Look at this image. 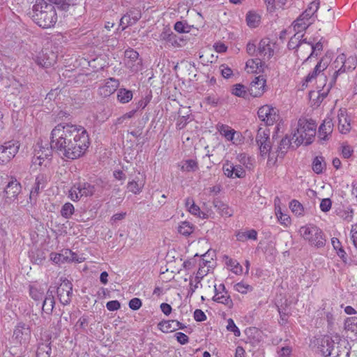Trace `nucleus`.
<instances>
[{"mask_svg": "<svg viewBox=\"0 0 357 357\" xmlns=\"http://www.w3.org/2000/svg\"><path fill=\"white\" fill-rule=\"evenodd\" d=\"M90 144L86 129L71 123H59L52 130L50 148L40 146L36 150L33 162L42 165L45 160H50L52 151L64 158L75 160L83 155Z\"/></svg>", "mask_w": 357, "mask_h": 357, "instance_id": "obj_1", "label": "nucleus"}, {"mask_svg": "<svg viewBox=\"0 0 357 357\" xmlns=\"http://www.w3.org/2000/svg\"><path fill=\"white\" fill-rule=\"evenodd\" d=\"M32 11L33 20L42 28H51L57 21L55 8L50 0H36Z\"/></svg>", "mask_w": 357, "mask_h": 357, "instance_id": "obj_2", "label": "nucleus"}, {"mask_svg": "<svg viewBox=\"0 0 357 357\" xmlns=\"http://www.w3.org/2000/svg\"><path fill=\"white\" fill-rule=\"evenodd\" d=\"M317 126L313 121L301 118L291 123V133L292 140L299 146L310 144L316 134Z\"/></svg>", "mask_w": 357, "mask_h": 357, "instance_id": "obj_3", "label": "nucleus"}, {"mask_svg": "<svg viewBox=\"0 0 357 357\" xmlns=\"http://www.w3.org/2000/svg\"><path fill=\"white\" fill-rule=\"evenodd\" d=\"M357 58L356 56L347 57L344 54H339L335 60L328 66V71L331 74L332 83H335L339 75L342 73L352 71L356 68Z\"/></svg>", "mask_w": 357, "mask_h": 357, "instance_id": "obj_4", "label": "nucleus"}, {"mask_svg": "<svg viewBox=\"0 0 357 357\" xmlns=\"http://www.w3.org/2000/svg\"><path fill=\"white\" fill-rule=\"evenodd\" d=\"M299 233L302 238L312 246L320 248L325 245L324 234L322 230L314 225L309 224L301 227Z\"/></svg>", "mask_w": 357, "mask_h": 357, "instance_id": "obj_5", "label": "nucleus"}, {"mask_svg": "<svg viewBox=\"0 0 357 357\" xmlns=\"http://www.w3.org/2000/svg\"><path fill=\"white\" fill-rule=\"evenodd\" d=\"M98 188V185L86 182L75 183L70 188L68 197L73 202H78L83 197L96 195L99 192Z\"/></svg>", "mask_w": 357, "mask_h": 357, "instance_id": "obj_6", "label": "nucleus"}, {"mask_svg": "<svg viewBox=\"0 0 357 357\" xmlns=\"http://www.w3.org/2000/svg\"><path fill=\"white\" fill-rule=\"evenodd\" d=\"M319 2L312 1L305 10L293 22L294 30L301 33L305 31L314 21V15L317 11Z\"/></svg>", "mask_w": 357, "mask_h": 357, "instance_id": "obj_7", "label": "nucleus"}, {"mask_svg": "<svg viewBox=\"0 0 357 357\" xmlns=\"http://www.w3.org/2000/svg\"><path fill=\"white\" fill-rule=\"evenodd\" d=\"M20 149L18 142L10 141L0 145V165L8 163L17 153Z\"/></svg>", "mask_w": 357, "mask_h": 357, "instance_id": "obj_8", "label": "nucleus"}, {"mask_svg": "<svg viewBox=\"0 0 357 357\" xmlns=\"http://www.w3.org/2000/svg\"><path fill=\"white\" fill-rule=\"evenodd\" d=\"M217 130L223 136L227 141L232 144L238 146L244 142V137L240 132L236 131L227 125L218 123L216 126Z\"/></svg>", "mask_w": 357, "mask_h": 357, "instance_id": "obj_9", "label": "nucleus"}, {"mask_svg": "<svg viewBox=\"0 0 357 357\" xmlns=\"http://www.w3.org/2000/svg\"><path fill=\"white\" fill-rule=\"evenodd\" d=\"M259 118L268 126L273 125L279 120L278 109L270 105H265L258 110Z\"/></svg>", "mask_w": 357, "mask_h": 357, "instance_id": "obj_10", "label": "nucleus"}, {"mask_svg": "<svg viewBox=\"0 0 357 357\" xmlns=\"http://www.w3.org/2000/svg\"><path fill=\"white\" fill-rule=\"evenodd\" d=\"M124 64L132 73H137L142 68V61L137 52L128 49L125 52Z\"/></svg>", "mask_w": 357, "mask_h": 357, "instance_id": "obj_11", "label": "nucleus"}, {"mask_svg": "<svg viewBox=\"0 0 357 357\" xmlns=\"http://www.w3.org/2000/svg\"><path fill=\"white\" fill-rule=\"evenodd\" d=\"M215 294L213 301L224 305L226 307L231 309L234 306V302L226 289L224 284H220L218 286L213 285Z\"/></svg>", "mask_w": 357, "mask_h": 357, "instance_id": "obj_12", "label": "nucleus"}, {"mask_svg": "<svg viewBox=\"0 0 357 357\" xmlns=\"http://www.w3.org/2000/svg\"><path fill=\"white\" fill-rule=\"evenodd\" d=\"M276 43L269 38H262L257 47V55L264 60L270 59L275 53Z\"/></svg>", "mask_w": 357, "mask_h": 357, "instance_id": "obj_13", "label": "nucleus"}, {"mask_svg": "<svg viewBox=\"0 0 357 357\" xmlns=\"http://www.w3.org/2000/svg\"><path fill=\"white\" fill-rule=\"evenodd\" d=\"M146 183V176L141 174L139 171L135 169V174H130L129 176V181L127 184V189L128 191L135 195L139 194Z\"/></svg>", "mask_w": 357, "mask_h": 357, "instance_id": "obj_14", "label": "nucleus"}, {"mask_svg": "<svg viewBox=\"0 0 357 357\" xmlns=\"http://www.w3.org/2000/svg\"><path fill=\"white\" fill-rule=\"evenodd\" d=\"M31 337V329L28 325L24 323H19L14 331L12 340L15 344H26Z\"/></svg>", "mask_w": 357, "mask_h": 357, "instance_id": "obj_15", "label": "nucleus"}, {"mask_svg": "<svg viewBox=\"0 0 357 357\" xmlns=\"http://www.w3.org/2000/svg\"><path fill=\"white\" fill-rule=\"evenodd\" d=\"M269 136L270 130L268 129L260 128L257 131L256 142L261 155L267 154L271 151Z\"/></svg>", "mask_w": 357, "mask_h": 357, "instance_id": "obj_16", "label": "nucleus"}, {"mask_svg": "<svg viewBox=\"0 0 357 357\" xmlns=\"http://www.w3.org/2000/svg\"><path fill=\"white\" fill-rule=\"evenodd\" d=\"M224 174L228 178H243L245 171L241 165H235L231 161L226 160L222 165Z\"/></svg>", "mask_w": 357, "mask_h": 357, "instance_id": "obj_17", "label": "nucleus"}, {"mask_svg": "<svg viewBox=\"0 0 357 357\" xmlns=\"http://www.w3.org/2000/svg\"><path fill=\"white\" fill-rule=\"evenodd\" d=\"M57 294L60 302L63 305L69 304L73 295L72 284L68 280H64L58 287Z\"/></svg>", "mask_w": 357, "mask_h": 357, "instance_id": "obj_18", "label": "nucleus"}, {"mask_svg": "<svg viewBox=\"0 0 357 357\" xmlns=\"http://www.w3.org/2000/svg\"><path fill=\"white\" fill-rule=\"evenodd\" d=\"M329 61H330L329 57L325 56V57L322 58L321 61L316 65L314 70L307 76L306 82H312V80L316 77H317L319 82H322V81L325 82L326 76H324V75L320 74V73H321V72H322L323 70H324L325 69L327 68V67L328 66Z\"/></svg>", "mask_w": 357, "mask_h": 357, "instance_id": "obj_19", "label": "nucleus"}, {"mask_svg": "<svg viewBox=\"0 0 357 357\" xmlns=\"http://www.w3.org/2000/svg\"><path fill=\"white\" fill-rule=\"evenodd\" d=\"M250 94L253 97H259L266 91V79L263 76L255 77L249 87Z\"/></svg>", "mask_w": 357, "mask_h": 357, "instance_id": "obj_20", "label": "nucleus"}, {"mask_svg": "<svg viewBox=\"0 0 357 357\" xmlns=\"http://www.w3.org/2000/svg\"><path fill=\"white\" fill-rule=\"evenodd\" d=\"M20 192V183L16 179H13L7 184L4 190L6 201L12 202L15 200L17 197Z\"/></svg>", "mask_w": 357, "mask_h": 357, "instance_id": "obj_21", "label": "nucleus"}, {"mask_svg": "<svg viewBox=\"0 0 357 357\" xmlns=\"http://www.w3.org/2000/svg\"><path fill=\"white\" fill-rule=\"evenodd\" d=\"M119 86V81L114 78L107 79L103 85L99 87L98 93L102 97H109L114 93Z\"/></svg>", "mask_w": 357, "mask_h": 357, "instance_id": "obj_22", "label": "nucleus"}, {"mask_svg": "<svg viewBox=\"0 0 357 357\" xmlns=\"http://www.w3.org/2000/svg\"><path fill=\"white\" fill-rule=\"evenodd\" d=\"M185 206L187 211L192 215L202 219L207 218L208 215L202 211L199 206L197 205L192 197H188L185 201Z\"/></svg>", "mask_w": 357, "mask_h": 357, "instance_id": "obj_23", "label": "nucleus"}, {"mask_svg": "<svg viewBox=\"0 0 357 357\" xmlns=\"http://www.w3.org/2000/svg\"><path fill=\"white\" fill-rule=\"evenodd\" d=\"M338 129L342 134H347L351 130L350 120L349 119L346 110L340 109L337 114Z\"/></svg>", "mask_w": 357, "mask_h": 357, "instance_id": "obj_24", "label": "nucleus"}, {"mask_svg": "<svg viewBox=\"0 0 357 357\" xmlns=\"http://www.w3.org/2000/svg\"><path fill=\"white\" fill-rule=\"evenodd\" d=\"M50 345V337L47 336L45 339H41L38 343L36 351V357H50L52 352Z\"/></svg>", "mask_w": 357, "mask_h": 357, "instance_id": "obj_25", "label": "nucleus"}, {"mask_svg": "<svg viewBox=\"0 0 357 357\" xmlns=\"http://www.w3.org/2000/svg\"><path fill=\"white\" fill-rule=\"evenodd\" d=\"M312 46L310 41V38L308 40H307V38H303L298 45V48L296 52L299 57L304 60H307L312 56Z\"/></svg>", "mask_w": 357, "mask_h": 357, "instance_id": "obj_26", "label": "nucleus"}, {"mask_svg": "<svg viewBox=\"0 0 357 357\" xmlns=\"http://www.w3.org/2000/svg\"><path fill=\"white\" fill-rule=\"evenodd\" d=\"M333 124L332 120L326 119L324 121L319 128V137L321 140H326L329 135L332 133Z\"/></svg>", "mask_w": 357, "mask_h": 357, "instance_id": "obj_27", "label": "nucleus"}, {"mask_svg": "<svg viewBox=\"0 0 357 357\" xmlns=\"http://www.w3.org/2000/svg\"><path fill=\"white\" fill-rule=\"evenodd\" d=\"M333 347L334 342L329 337H324L321 340L319 349L322 355L325 356H330L333 355Z\"/></svg>", "mask_w": 357, "mask_h": 357, "instance_id": "obj_28", "label": "nucleus"}, {"mask_svg": "<svg viewBox=\"0 0 357 357\" xmlns=\"http://www.w3.org/2000/svg\"><path fill=\"white\" fill-rule=\"evenodd\" d=\"M205 255H203L202 258L199 259V269L197 272V278H203L210 271L211 266V261L204 259Z\"/></svg>", "mask_w": 357, "mask_h": 357, "instance_id": "obj_29", "label": "nucleus"}, {"mask_svg": "<svg viewBox=\"0 0 357 357\" xmlns=\"http://www.w3.org/2000/svg\"><path fill=\"white\" fill-rule=\"evenodd\" d=\"M241 165H243L247 169H252L255 165V158L245 153H239L236 158Z\"/></svg>", "mask_w": 357, "mask_h": 357, "instance_id": "obj_30", "label": "nucleus"}, {"mask_svg": "<svg viewBox=\"0 0 357 357\" xmlns=\"http://www.w3.org/2000/svg\"><path fill=\"white\" fill-rule=\"evenodd\" d=\"M261 15L255 11H249L246 15V22L250 28L257 27L261 22Z\"/></svg>", "mask_w": 357, "mask_h": 357, "instance_id": "obj_31", "label": "nucleus"}, {"mask_svg": "<svg viewBox=\"0 0 357 357\" xmlns=\"http://www.w3.org/2000/svg\"><path fill=\"white\" fill-rule=\"evenodd\" d=\"M214 206L218 213L222 216L230 217L233 215L234 211L227 204L217 200L214 202Z\"/></svg>", "mask_w": 357, "mask_h": 357, "instance_id": "obj_32", "label": "nucleus"}, {"mask_svg": "<svg viewBox=\"0 0 357 357\" xmlns=\"http://www.w3.org/2000/svg\"><path fill=\"white\" fill-rule=\"evenodd\" d=\"M177 324L176 320L162 321L158 324V328L163 333H171L176 331Z\"/></svg>", "mask_w": 357, "mask_h": 357, "instance_id": "obj_33", "label": "nucleus"}, {"mask_svg": "<svg viewBox=\"0 0 357 357\" xmlns=\"http://www.w3.org/2000/svg\"><path fill=\"white\" fill-rule=\"evenodd\" d=\"M133 97L132 91L124 88H121L117 92V100L122 104L129 102Z\"/></svg>", "mask_w": 357, "mask_h": 357, "instance_id": "obj_34", "label": "nucleus"}, {"mask_svg": "<svg viewBox=\"0 0 357 357\" xmlns=\"http://www.w3.org/2000/svg\"><path fill=\"white\" fill-rule=\"evenodd\" d=\"M344 329L357 338V317H348L344 321Z\"/></svg>", "mask_w": 357, "mask_h": 357, "instance_id": "obj_35", "label": "nucleus"}, {"mask_svg": "<svg viewBox=\"0 0 357 357\" xmlns=\"http://www.w3.org/2000/svg\"><path fill=\"white\" fill-rule=\"evenodd\" d=\"M236 238L239 241L244 242L247 240H257V232L255 229H250L244 231H238L236 234Z\"/></svg>", "mask_w": 357, "mask_h": 357, "instance_id": "obj_36", "label": "nucleus"}, {"mask_svg": "<svg viewBox=\"0 0 357 357\" xmlns=\"http://www.w3.org/2000/svg\"><path fill=\"white\" fill-rule=\"evenodd\" d=\"M45 289L40 285H32L30 287V296L35 301H40L44 297Z\"/></svg>", "mask_w": 357, "mask_h": 357, "instance_id": "obj_37", "label": "nucleus"}, {"mask_svg": "<svg viewBox=\"0 0 357 357\" xmlns=\"http://www.w3.org/2000/svg\"><path fill=\"white\" fill-rule=\"evenodd\" d=\"M312 167L314 173L317 174L322 173L326 167L324 158L322 156L315 157L312 161Z\"/></svg>", "mask_w": 357, "mask_h": 357, "instance_id": "obj_38", "label": "nucleus"}, {"mask_svg": "<svg viewBox=\"0 0 357 357\" xmlns=\"http://www.w3.org/2000/svg\"><path fill=\"white\" fill-rule=\"evenodd\" d=\"M181 170L183 172H195L198 169L197 162L192 159L181 162L180 165Z\"/></svg>", "mask_w": 357, "mask_h": 357, "instance_id": "obj_39", "label": "nucleus"}, {"mask_svg": "<svg viewBox=\"0 0 357 357\" xmlns=\"http://www.w3.org/2000/svg\"><path fill=\"white\" fill-rule=\"evenodd\" d=\"M246 334L252 344H257L261 341V332L255 328L246 330Z\"/></svg>", "mask_w": 357, "mask_h": 357, "instance_id": "obj_40", "label": "nucleus"}, {"mask_svg": "<svg viewBox=\"0 0 357 357\" xmlns=\"http://www.w3.org/2000/svg\"><path fill=\"white\" fill-rule=\"evenodd\" d=\"M194 229L195 227L192 224L189 222L184 221L179 225L178 231L183 236H189L193 232Z\"/></svg>", "mask_w": 357, "mask_h": 357, "instance_id": "obj_41", "label": "nucleus"}, {"mask_svg": "<svg viewBox=\"0 0 357 357\" xmlns=\"http://www.w3.org/2000/svg\"><path fill=\"white\" fill-rule=\"evenodd\" d=\"M234 289L241 294H246L253 290V287L244 281H241L234 285Z\"/></svg>", "mask_w": 357, "mask_h": 357, "instance_id": "obj_42", "label": "nucleus"}, {"mask_svg": "<svg viewBox=\"0 0 357 357\" xmlns=\"http://www.w3.org/2000/svg\"><path fill=\"white\" fill-rule=\"evenodd\" d=\"M275 215L280 223L285 227L291 224L290 217L282 212L280 206H275Z\"/></svg>", "mask_w": 357, "mask_h": 357, "instance_id": "obj_43", "label": "nucleus"}, {"mask_svg": "<svg viewBox=\"0 0 357 357\" xmlns=\"http://www.w3.org/2000/svg\"><path fill=\"white\" fill-rule=\"evenodd\" d=\"M323 40V38L321 37L320 39H318L317 38H310V41L312 43V55H316L317 56L318 54L322 51L323 50V44L321 43V40Z\"/></svg>", "mask_w": 357, "mask_h": 357, "instance_id": "obj_44", "label": "nucleus"}, {"mask_svg": "<svg viewBox=\"0 0 357 357\" xmlns=\"http://www.w3.org/2000/svg\"><path fill=\"white\" fill-rule=\"evenodd\" d=\"M68 250H65L64 254L52 253L50 255V259L55 264L64 263L68 258V254H70Z\"/></svg>", "mask_w": 357, "mask_h": 357, "instance_id": "obj_45", "label": "nucleus"}, {"mask_svg": "<svg viewBox=\"0 0 357 357\" xmlns=\"http://www.w3.org/2000/svg\"><path fill=\"white\" fill-rule=\"evenodd\" d=\"M300 33L296 32L294 36L291 38L288 43V47L291 50H298V45L303 40V35H300Z\"/></svg>", "mask_w": 357, "mask_h": 357, "instance_id": "obj_46", "label": "nucleus"}, {"mask_svg": "<svg viewBox=\"0 0 357 357\" xmlns=\"http://www.w3.org/2000/svg\"><path fill=\"white\" fill-rule=\"evenodd\" d=\"M74 212L75 207L70 202L64 204L61 209V215L66 219L70 218Z\"/></svg>", "mask_w": 357, "mask_h": 357, "instance_id": "obj_47", "label": "nucleus"}, {"mask_svg": "<svg viewBox=\"0 0 357 357\" xmlns=\"http://www.w3.org/2000/svg\"><path fill=\"white\" fill-rule=\"evenodd\" d=\"M291 145V139L287 137L282 139L278 147L277 151L283 157Z\"/></svg>", "mask_w": 357, "mask_h": 357, "instance_id": "obj_48", "label": "nucleus"}, {"mask_svg": "<svg viewBox=\"0 0 357 357\" xmlns=\"http://www.w3.org/2000/svg\"><path fill=\"white\" fill-rule=\"evenodd\" d=\"M260 59H250L246 62L245 69L248 73H255L259 69V65L261 64Z\"/></svg>", "mask_w": 357, "mask_h": 357, "instance_id": "obj_49", "label": "nucleus"}, {"mask_svg": "<svg viewBox=\"0 0 357 357\" xmlns=\"http://www.w3.org/2000/svg\"><path fill=\"white\" fill-rule=\"evenodd\" d=\"M231 93L236 96L244 98L247 94L246 88L241 84H236L233 86Z\"/></svg>", "mask_w": 357, "mask_h": 357, "instance_id": "obj_50", "label": "nucleus"}, {"mask_svg": "<svg viewBox=\"0 0 357 357\" xmlns=\"http://www.w3.org/2000/svg\"><path fill=\"white\" fill-rule=\"evenodd\" d=\"M202 278H197V274L195 277L194 280H191L190 282V288L188 290V294L192 296L193 293L199 288L202 287L201 280Z\"/></svg>", "mask_w": 357, "mask_h": 357, "instance_id": "obj_51", "label": "nucleus"}, {"mask_svg": "<svg viewBox=\"0 0 357 357\" xmlns=\"http://www.w3.org/2000/svg\"><path fill=\"white\" fill-rule=\"evenodd\" d=\"M289 208L296 215H301L303 213V205L297 200L294 199L289 204Z\"/></svg>", "mask_w": 357, "mask_h": 357, "instance_id": "obj_52", "label": "nucleus"}, {"mask_svg": "<svg viewBox=\"0 0 357 357\" xmlns=\"http://www.w3.org/2000/svg\"><path fill=\"white\" fill-rule=\"evenodd\" d=\"M227 266L230 267L231 271L236 275H241L243 273L242 266L234 259H230L227 262Z\"/></svg>", "mask_w": 357, "mask_h": 357, "instance_id": "obj_53", "label": "nucleus"}, {"mask_svg": "<svg viewBox=\"0 0 357 357\" xmlns=\"http://www.w3.org/2000/svg\"><path fill=\"white\" fill-rule=\"evenodd\" d=\"M47 294V295L43 303V309L45 310V307H47V310H52L54 307V299L52 291H48Z\"/></svg>", "mask_w": 357, "mask_h": 357, "instance_id": "obj_54", "label": "nucleus"}, {"mask_svg": "<svg viewBox=\"0 0 357 357\" xmlns=\"http://www.w3.org/2000/svg\"><path fill=\"white\" fill-rule=\"evenodd\" d=\"M340 149L341 153L344 158H349L354 152L353 148L346 143H343L341 145Z\"/></svg>", "mask_w": 357, "mask_h": 357, "instance_id": "obj_55", "label": "nucleus"}, {"mask_svg": "<svg viewBox=\"0 0 357 357\" xmlns=\"http://www.w3.org/2000/svg\"><path fill=\"white\" fill-rule=\"evenodd\" d=\"M227 329L229 331L233 332L236 337H239L241 335L240 330L236 326L232 319H229L227 320Z\"/></svg>", "mask_w": 357, "mask_h": 357, "instance_id": "obj_56", "label": "nucleus"}, {"mask_svg": "<svg viewBox=\"0 0 357 357\" xmlns=\"http://www.w3.org/2000/svg\"><path fill=\"white\" fill-rule=\"evenodd\" d=\"M332 206V201L329 198L322 199L320 202L319 208L322 212H328Z\"/></svg>", "mask_w": 357, "mask_h": 357, "instance_id": "obj_57", "label": "nucleus"}, {"mask_svg": "<svg viewBox=\"0 0 357 357\" xmlns=\"http://www.w3.org/2000/svg\"><path fill=\"white\" fill-rule=\"evenodd\" d=\"M132 24H133V23L131 20V14H128V13L123 15L120 20V25L123 26V30H124L126 26Z\"/></svg>", "mask_w": 357, "mask_h": 357, "instance_id": "obj_58", "label": "nucleus"}, {"mask_svg": "<svg viewBox=\"0 0 357 357\" xmlns=\"http://www.w3.org/2000/svg\"><path fill=\"white\" fill-rule=\"evenodd\" d=\"M220 70L223 77L226 79L230 78L233 75L232 70L225 64L220 66Z\"/></svg>", "mask_w": 357, "mask_h": 357, "instance_id": "obj_59", "label": "nucleus"}, {"mask_svg": "<svg viewBox=\"0 0 357 357\" xmlns=\"http://www.w3.org/2000/svg\"><path fill=\"white\" fill-rule=\"evenodd\" d=\"M142 301L138 298H132L129 302V307L133 310H137L142 307Z\"/></svg>", "mask_w": 357, "mask_h": 357, "instance_id": "obj_60", "label": "nucleus"}, {"mask_svg": "<svg viewBox=\"0 0 357 357\" xmlns=\"http://www.w3.org/2000/svg\"><path fill=\"white\" fill-rule=\"evenodd\" d=\"M47 176L43 174H38L36 178L35 184L44 188L47 182Z\"/></svg>", "mask_w": 357, "mask_h": 357, "instance_id": "obj_61", "label": "nucleus"}, {"mask_svg": "<svg viewBox=\"0 0 357 357\" xmlns=\"http://www.w3.org/2000/svg\"><path fill=\"white\" fill-rule=\"evenodd\" d=\"M268 153H268V160H267V165L269 167H273L276 164L277 160H278V157H279V156L281 157V155L279 153L277 155L274 153H270V151Z\"/></svg>", "mask_w": 357, "mask_h": 357, "instance_id": "obj_62", "label": "nucleus"}, {"mask_svg": "<svg viewBox=\"0 0 357 357\" xmlns=\"http://www.w3.org/2000/svg\"><path fill=\"white\" fill-rule=\"evenodd\" d=\"M106 307L109 311H115L120 308L121 304L118 301H110L107 303Z\"/></svg>", "mask_w": 357, "mask_h": 357, "instance_id": "obj_63", "label": "nucleus"}, {"mask_svg": "<svg viewBox=\"0 0 357 357\" xmlns=\"http://www.w3.org/2000/svg\"><path fill=\"white\" fill-rule=\"evenodd\" d=\"M351 238L354 246L357 248V223L352 225L351 229Z\"/></svg>", "mask_w": 357, "mask_h": 357, "instance_id": "obj_64", "label": "nucleus"}]
</instances>
